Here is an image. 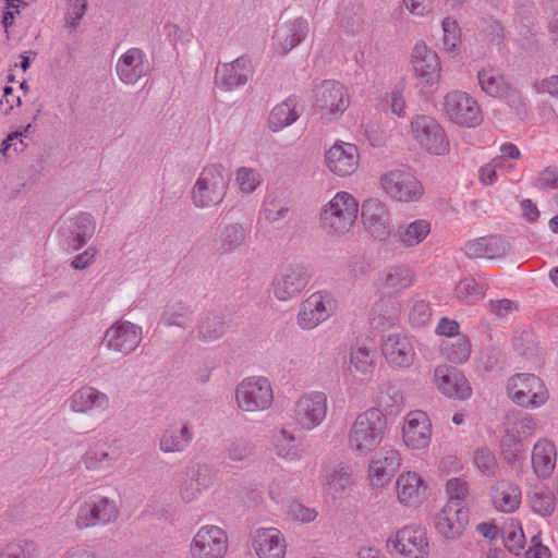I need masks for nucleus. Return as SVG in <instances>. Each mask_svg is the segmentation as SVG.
<instances>
[{"mask_svg":"<svg viewBox=\"0 0 558 558\" xmlns=\"http://www.w3.org/2000/svg\"><path fill=\"white\" fill-rule=\"evenodd\" d=\"M387 430V420L377 408L359 413L349 427L347 447L355 457H366L383 442Z\"/></svg>","mask_w":558,"mask_h":558,"instance_id":"obj_1","label":"nucleus"},{"mask_svg":"<svg viewBox=\"0 0 558 558\" xmlns=\"http://www.w3.org/2000/svg\"><path fill=\"white\" fill-rule=\"evenodd\" d=\"M412 138L417 146L434 156H445L450 151V141L444 126L432 116L417 114L410 124Z\"/></svg>","mask_w":558,"mask_h":558,"instance_id":"obj_6","label":"nucleus"},{"mask_svg":"<svg viewBox=\"0 0 558 558\" xmlns=\"http://www.w3.org/2000/svg\"><path fill=\"white\" fill-rule=\"evenodd\" d=\"M380 403L391 413L400 412L405 403L402 388L395 383H388L385 390L381 391Z\"/></svg>","mask_w":558,"mask_h":558,"instance_id":"obj_53","label":"nucleus"},{"mask_svg":"<svg viewBox=\"0 0 558 558\" xmlns=\"http://www.w3.org/2000/svg\"><path fill=\"white\" fill-rule=\"evenodd\" d=\"M474 461L478 470L487 475H494L497 470L495 456L488 449H478Z\"/></svg>","mask_w":558,"mask_h":558,"instance_id":"obj_64","label":"nucleus"},{"mask_svg":"<svg viewBox=\"0 0 558 558\" xmlns=\"http://www.w3.org/2000/svg\"><path fill=\"white\" fill-rule=\"evenodd\" d=\"M192 310L191 307L183 303L177 302L166 307L162 312L159 324L166 327H179L186 328L192 320Z\"/></svg>","mask_w":558,"mask_h":558,"instance_id":"obj_47","label":"nucleus"},{"mask_svg":"<svg viewBox=\"0 0 558 558\" xmlns=\"http://www.w3.org/2000/svg\"><path fill=\"white\" fill-rule=\"evenodd\" d=\"M350 362L357 373L372 375L375 369V351L364 343L356 344L351 348Z\"/></svg>","mask_w":558,"mask_h":558,"instance_id":"obj_50","label":"nucleus"},{"mask_svg":"<svg viewBox=\"0 0 558 558\" xmlns=\"http://www.w3.org/2000/svg\"><path fill=\"white\" fill-rule=\"evenodd\" d=\"M387 550L396 558H428L429 544L423 529L409 525L387 538Z\"/></svg>","mask_w":558,"mask_h":558,"instance_id":"obj_9","label":"nucleus"},{"mask_svg":"<svg viewBox=\"0 0 558 558\" xmlns=\"http://www.w3.org/2000/svg\"><path fill=\"white\" fill-rule=\"evenodd\" d=\"M194 439V429L190 422L177 420L169 423L159 435V450L163 453H182Z\"/></svg>","mask_w":558,"mask_h":558,"instance_id":"obj_30","label":"nucleus"},{"mask_svg":"<svg viewBox=\"0 0 558 558\" xmlns=\"http://www.w3.org/2000/svg\"><path fill=\"white\" fill-rule=\"evenodd\" d=\"M39 551L36 542L20 538L5 544L0 549V558H38Z\"/></svg>","mask_w":558,"mask_h":558,"instance_id":"obj_49","label":"nucleus"},{"mask_svg":"<svg viewBox=\"0 0 558 558\" xmlns=\"http://www.w3.org/2000/svg\"><path fill=\"white\" fill-rule=\"evenodd\" d=\"M253 72L250 58L242 56L216 68L215 84L221 90L231 92L245 85Z\"/></svg>","mask_w":558,"mask_h":558,"instance_id":"obj_23","label":"nucleus"},{"mask_svg":"<svg viewBox=\"0 0 558 558\" xmlns=\"http://www.w3.org/2000/svg\"><path fill=\"white\" fill-rule=\"evenodd\" d=\"M236 407L246 413L268 410L274 402V388L265 376H250L243 378L234 391Z\"/></svg>","mask_w":558,"mask_h":558,"instance_id":"obj_5","label":"nucleus"},{"mask_svg":"<svg viewBox=\"0 0 558 558\" xmlns=\"http://www.w3.org/2000/svg\"><path fill=\"white\" fill-rule=\"evenodd\" d=\"M409 13L415 17H428L434 13V0H402Z\"/></svg>","mask_w":558,"mask_h":558,"instance_id":"obj_62","label":"nucleus"},{"mask_svg":"<svg viewBox=\"0 0 558 558\" xmlns=\"http://www.w3.org/2000/svg\"><path fill=\"white\" fill-rule=\"evenodd\" d=\"M532 468L539 478L551 476L557 460V449L554 441L548 438H539L532 450Z\"/></svg>","mask_w":558,"mask_h":558,"instance_id":"obj_39","label":"nucleus"},{"mask_svg":"<svg viewBox=\"0 0 558 558\" xmlns=\"http://www.w3.org/2000/svg\"><path fill=\"white\" fill-rule=\"evenodd\" d=\"M511 400L520 407L538 408L548 400V390L542 379L534 374H517L507 385Z\"/></svg>","mask_w":558,"mask_h":558,"instance_id":"obj_12","label":"nucleus"},{"mask_svg":"<svg viewBox=\"0 0 558 558\" xmlns=\"http://www.w3.org/2000/svg\"><path fill=\"white\" fill-rule=\"evenodd\" d=\"M96 221L88 213H80L69 218L62 229V236L68 248L77 251L82 248L94 235Z\"/></svg>","mask_w":558,"mask_h":558,"instance_id":"obj_32","label":"nucleus"},{"mask_svg":"<svg viewBox=\"0 0 558 558\" xmlns=\"http://www.w3.org/2000/svg\"><path fill=\"white\" fill-rule=\"evenodd\" d=\"M229 180L221 165L205 166L191 190L192 204L199 209L220 205L228 192Z\"/></svg>","mask_w":558,"mask_h":558,"instance_id":"obj_3","label":"nucleus"},{"mask_svg":"<svg viewBox=\"0 0 558 558\" xmlns=\"http://www.w3.org/2000/svg\"><path fill=\"white\" fill-rule=\"evenodd\" d=\"M325 165L337 177L347 178L352 175L360 165L357 146L343 141H337L325 153Z\"/></svg>","mask_w":558,"mask_h":558,"instance_id":"obj_22","label":"nucleus"},{"mask_svg":"<svg viewBox=\"0 0 558 558\" xmlns=\"http://www.w3.org/2000/svg\"><path fill=\"white\" fill-rule=\"evenodd\" d=\"M295 436L287 428L279 429L274 435V451L276 456L286 461H299L304 456V450L295 442Z\"/></svg>","mask_w":558,"mask_h":558,"instance_id":"obj_44","label":"nucleus"},{"mask_svg":"<svg viewBox=\"0 0 558 558\" xmlns=\"http://www.w3.org/2000/svg\"><path fill=\"white\" fill-rule=\"evenodd\" d=\"M501 451L507 462L514 465L524 459L525 447L519 437L508 430L501 442Z\"/></svg>","mask_w":558,"mask_h":558,"instance_id":"obj_52","label":"nucleus"},{"mask_svg":"<svg viewBox=\"0 0 558 558\" xmlns=\"http://www.w3.org/2000/svg\"><path fill=\"white\" fill-rule=\"evenodd\" d=\"M448 501H452L458 507H468L466 498L469 496L468 483L459 477L450 478L446 484Z\"/></svg>","mask_w":558,"mask_h":558,"instance_id":"obj_59","label":"nucleus"},{"mask_svg":"<svg viewBox=\"0 0 558 558\" xmlns=\"http://www.w3.org/2000/svg\"><path fill=\"white\" fill-rule=\"evenodd\" d=\"M530 507L533 512L549 517L555 511V498L550 493L535 490L529 496Z\"/></svg>","mask_w":558,"mask_h":558,"instance_id":"obj_56","label":"nucleus"},{"mask_svg":"<svg viewBox=\"0 0 558 558\" xmlns=\"http://www.w3.org/2000/svg\"><path fill=\"white\" fill-rule=\"evenodd\" d=\"M227 330V323L221 314L208 312L203 315L196 326V337L199 341L209 343L220 339Z\"/></svg>","mask_w":558,"mask_h":558,"instance_id":"obj_43","label":"nucleus"},{"mask_svg":"<svg viewBox=\"0 0 558 558\" xmlns=\"http://www.w3.org/2000/svg\"><path fill=\"white\" fill-rule=\"evenodd\" d=\"M384 193L393 201L412 203L424 194V187L417 178L407 170H390L380 177Z\"/></svg>","mask_w":558,"mask_h":558,"instance_id":"obj_14","label":"nucleus"},{"mask_svg":"<svg viewBox=\"0 0 558 558\" xmlns=\"http://www.w3.org/2000/svg\"><path fill=\"white\" fill-rule=\"evenodd\" d=\"M454 294L463 302L474 304L484 298L485 291L474 278H464L457 283Z\"/></svg>","mask_w":558,"mask_h":558,"instance_id":"obj_51","label":"nucleus"},{"mask_svg":"<svg viewBox=\"0 0 558 558\" xmlns=\"http://www.w3.org/2000/svg\"><path fill=\"white\" fill-rule=\"evenodd\" d=\"M470 511L468 507H458L447 501L435 518V529L447 539L460 537L469 524Z\"/></svg>","mask_w":558,"mask_h":558,"instance_id":"obj_29","label":"nucleus"},{"mask_svg":"<svg viewBox=\"0 0 558 558\" xmlns=\"http://www.w3.org/2000/svg\"><path fill=\"white\" fill-rule=\"evenodd\" d=\"M415 281L414 271L405 264L387 267L381 274L383 287L392 292L410 288Z\"/></svg>","mask_w":558,"mask_h":558,"instance_id":"obj_42","label":"nucleus"},{"mask_svg":"<svg viewBox=\"0 0 558 558\" xmlns=\"http://www.w3.org/2000/svg\"><path fill=\"white\" fill-rule=\"evenodd\" d=\"M434 385L438 391L451 399L468 400L472 396V388L464 374L458 368L439 364L434 369Z\"/></svg>","mask_w":558,"mask_h":558,"instance_id":"obj_21","label":"nucleus"},{"mask_svg":"<svg viewBox=\"0 0 558 558\" xmlns=\"http://www.w3.org/2000/svg\"><path fill=\"white\" fill-rule=\"evenodd\" d=\"M69 409L76 414L93 415L110 408L109 397L99 389L85 385L76 389L66 400Z\"/></svg>","mask_w":558,"mask_h":558,"instance_id":"obj_27","label":"nucleus"},{"mask_svg":"<svg viewBox=\"0 0 558 558\" xmlns=\"http://www.w3.org/2000/svg\"><path fill=\"white\" fill-rule=\"evenodd\" d=\"M228 549L229 537L227 532L215 524L201 526L189 545L191 558H225Z\"/></svg>","mask_w":558,"mask_h":558,"instance_id":"obj_11","label":"nucleus"},{"mask_svg":"<svg viewBox=\"0 0 558 558\" xmlns=\"http://www.w3.org/2000/svg\"><path fill=\"white\" fill-rule=\"evenodd\" d=\"M341 28L348 35H357L364 29L365 14L361 8L345 9L341 17Z\"/></svg>","mask_w":558,"mask_h":558,"instance_id":"obj_55","label":"nucleus"},{"mask_svg":"<svg viewBox=\"0 0 558 558\" xmlns=\"http://www.w3.org/2000/svg\"><path fill=\"white\" fill-rule=\"evenodd\" d=\"M359 215V202L349 192L339 191L320 209L319 225L330 238H342L351 232Z\"/></svg>","mask_w":558,"mask_h":558,"instance_id":"obj_2","label":"nucleus"},{"mask_svg":"<svg viewBox=\"0 0 558 558\" xmlns=\"http://www.w3.org/2000/svg\"><path fill=\"white\" fill-rule=\"evenodd\" d=\"M477 80L482 90L492 97H504L510 88L502 74L493 68L478 71Z\"/></svg>","mask_w":558,"mask_h":558,"instance_id":"obj_46","label":"nucleus"},{"mask_svg":"<svg viewBox=\"0 0 558 558\" xmlns=\"http://www.w3.org/2000/svg\"><path fill=\"white\" fill-rule=\"evenodd\" d=\"M120 517L114 499L104 495H93L77 507L74 524L78 530L106 526Z\"/></svg>","mask_w":558,"mask_h":558,"instance_id":"obj_7","label":"nucleus"},{"mask_svg":"<svg viewBox=\"0 0 558 558\" xmlns=\"http://www.w3.org/2000/svg\"><path fill=\"white\" fill-rule=\"evenodd\" d=\"M122 454L120 438L108 435L105 430L97 432L89 440L81 457V462L88 472L102 473L114 468Z\"/></svg>","mask_w":558,"mask_h":558,"instance_id":"obj_4","label":"nucleus"},{"mask_svg":"<svg viewBox=\"0 0 558 558\" xmlns=\"http://www.w3.org/2000/svg\"><path fill=\"white\" fill-rule=\"evenodd\" d=\"M532 185L538 190H558V166H547L533 179Z\"/></svg>","mask_w":558,"mask_h":558,"instance_id":"obj_61","label":"nucleus"},{"mask_svg":"<svg viewBox=\"0 0 558 558\" xmlns=\"http://www.w3.org/2000/svg\"><path fill=\"white\" fill-rule=\"evenodd\" d=\"M314 102L323 117L338 119L349 108L350 96L342 83L325 80L314 89Z\"/></svg>","mask_w":558,"mask_h":558,"instance_id":"obj_16","label":"nucleus"},{"mask_svg":"<svg viewBox=\"0 0 558 558\" xmlns=\"http://www.w3.org/2000/svg\"><path fill=\"white\" fill-rule=\"evenodd\" d=\"M427 484L415 471H403L396 480L398 501L409 508H416L426 498Z\"/></svg>","mask_w":558,"mask_h":558,"instance_id":"obj_31","label":"nucleus"},{"mask_svg":"<svg viewBox=\"0 0 558 558\" xmlns=\"http://www.w3.org/2000/svg\"><path fill=\"white\" fill-rule=\"evenodd\" d=\"M337 310V301L328 291H316L304 299L296 314V325L302 330H313L328 320Z\"/></svg>","mask_w":558,"mask_h":558,"instance_id":"obj_8","label":"nucleus"},{"mask_svg":"<svg viewBox=\"0 0 558 558\" xmlns=\"http://www.w3.org/2000/svg\"><path fill=\"white\" fill-rule=\"evenodd\" d=\"M235 182L242 193H253L262 183L260 173L248 167H241L235 172Z\"/></svg>","mask_w":558,"mask_h":558,"instance_id":"obj_57","label":"nucleus"},{"mask_svg":"<svg viewBox=\"0 0 558 558\" xmlns=\"http://www.w3.org/2000/svg\"><path fill=\"white\" fill-rule=\"evenodd\" d=\"M361 218L365 230L372 238L386 241L391 234V213L388 205L376 197L367 198L362 204Z\"/></svg>","mask_w":558,"mask_h":558,"instance_id":"obj_19","label":"nucleus"},{"mask_svg":"<svg viewBox=\"0 0 558 558\" xmlns=\"http://www.w3.org/2000/svg\"><path fill=\"white\" fill-rule=\"evenodd\" d=\"M444 112L449 121L462 128H476L482 121V110L470 94L462 90H451L444 97Z\"/></svg>","mask_w":558,"mask_h":558,"instance_id":"obj_10","label":"nucleus"},{"mask_svg":"<svg viewBox=\"0 0 558 558\" xmlns=\"http://www.w3.org/2000/svg\"><path fill=\"white\" fill-rule=\"evenodd\" d=\"M430 231L432 226L429 220L417 218L398 225L393 236L402 248L413 250L427 239Z\"/></svg>","mask_w":558,"mask_h":558,"instance_id":"obj_37","label":"nucleus"},{"mask_svg":"<svg viewBox=\"0 0 558 558\" xmlns=\"http://www.w3.org/2000/svg\"><path fill=\"white\" fill-rule=\"evenodd\" d=\"M310 24L304 16H298L278 25L272 36V47L279 54H287L307 37Z\"/></svg>","mask_w":558,"mask_h":558,"instance_id":"obj_26","label":"nucleus"},{"mask_svg":"<svg viewBox=\"0 0 558 558\" xmlns=\"http://www.w3.org/2000/svg\"><path fill=\"white\" fill-rule=\"evenodd\" d=\"M311 275L301 263L283 265L272 279V293L278 301L296 299L307 287Z\"/></svg>","mask_w":558,"mask_h":558,"instance_id":"obj_13","label":"nucleus"},{"mask_svg":"<svg viewBox=\"0 0 558 558\" xmlns=\"http://www.w3.org/2000/svg\"><path fill=\"white\" fill-rule=\"evenodd\" d=\"M250 231L239 222H231L218 229L215 239V250L219 255L235 253L246 241Z\"/></svg>","mask_w":558,"mask_h":558,"instance_id":"obj_38","label":"nucleus"},{"mask_svg":"<svg viewBox=\"0 0 558 558\" xmlns=\"http://www.w3.org/2000/svg\"><path fill=\"white\" fill-rule=\"evenodd\" d=\"M252 546L258 558H284L287 543L276 527L257 529L252 536Z\"/></svg>","mask_w":558,"mask_h":558,"instance_id":"obj_33","label":"nucleus"},{"mask_svg":"<svg viewBox=\"0 0 558 558\" xmlns=\"http://www.w3.org/2000/svg\"><path fill=\"white\" fill-rule=\"evenodd\" d=\"M493 507L502 513H512L519 509L522 493L519 485L511 481L501 480L496 482L489 492Z\"/></svg>","mask_w":558,"mask_h":558,"instance_id":"obj_36","label":"nucleus"},{"mask_svg":"<svg viewBox=\"0 0 558 558\" xmlns=\"http://www.w3.org/2000/svg\"><path fill=\"white\" fill-rule=\"evenodd\" d=\"M440 352L448 361L462 364L470 359L471 341L465 335H457L454 338L441 341Z\"/></svg>","mask_w":558,"mask_h":558,"instance_id":"obj_45","label":"nucleus"},{"mask_svg":"<svg viewBox=\"0 0 558 558\" xmlns=\"http://www.w3.org/2000/svg\"><path fill=\"white\" fill-rule=\"evenodd\" d=\"M381 353L391 368L409 369L416 360L415 340L404 333H390L383 340Z\"/></svg>","mask_w":558,"mask_h":558,"instance_id":"obj_18","label":"nucleus"},{"mask_svg":"<svg viewBox=\"0 0 558 558\" xmlns=\"http://www.w3.org/2000/svg\"><path fill=\"white\" fill-rule=\"evenodd\" d=\"M290 211L289 203L279 196L267 195L264 199L260 218L268 223H276L284 220Z\"/></svg>","mask_w":558,"mask_h":558,"instance_id":"obj_48","label":"nucleus"},{"mask_svg":"<svg viewBox=\"0 0 558 558\" xmlns=\"http://www.w3.org/2000/svg\"><path fill=\"white\" fill-rule=\"evenodd\" d=\"M432 317V308L424 300H414L409 310V320L415 327L425 326Z\"/></svg>","mask_w":558,"mask_h":558,"instance_id":"obj_60","label":"nucleus"},{"mask_svg":"<svg viewBox=\"0 0 558 558\" xmlns=\"http://www.w3.org/2000/svg\"><path fill=\"white\" fill-rule=\"evenodd\" d=\"M412 65L415 75L426 85L438 83L441 74V64L438 54L424 41H417L412 50Z\"/></svg>","mask_w":558,"mask_h":558,"instance_id":"obj_28","label":"nucleus"},{"mask_svg":"<svg viewBox=\"0 0 558 558\" xmlns=\"http://www.w3.org/2000/svg\"><path fill=\"white\" fill-rule=\"evenodd\" d=\"M322 481L326 492L333 498L343 496L353 483L350 469L342 464L325 470Z\"/></svg>","mask_w":558,"mask_h":558,"instance_id":"obj_41","label":"nucleus"},{"mask_svg":"<svg viewBox=\"0 0 558 558\" xmlns=\"http://www.w3.org/2000/svg\"><path fill=\"white\" fill-rule=\"evenodd\" d=\"M254 444L245 437H235L227 444L226 452L231 461L240 462L253 456Z\"/></svg>","mask_w":558,"mask_h":558,"instance_id":"obj_54","label":"nucleus"},{"mask_svg":"<svg viewBox=\"0 0 558 558\" xmlns=\"http://www.w3.org/2000/svg\"><path fill=\"white\" fill-rule=\"evenodd\" d=\"M288 514L295 521L310 523L317 518V511L299 501H292L288 508Z\"/></svg>","mask_w":558,"mask_h":558,"instance_id":"obj_63","label":"nucleus"},{"mask_svg":"<svg viewBox=\"0 0 558 558\" xmlns=\"http://www.w3.org/2000/svg\"><path fill=\"white\" fill-rule=\"evenodd\" d=\"M211 485L209 470L204 465L187 469L185 477L181 480L178 495L184 504L198 500L205 490Z\"/></svg>","mask_w":558,"mask_h":558,"instance_id":"obj_34","label":"nucleus"},{"mask_svg":"<svg viewBox=\"0 0 558 558\" xmlns=\"http://www.w3.org/2000/svg\"><path fill=\"white\" fill-rule=\"evenodd\" d=\"M328 397L323 391H310L298 398L293 410V420L303 430H313L327 416Z\"/></svg>","mask_w":558,"mask_h":558,"instance_id":"obj_15","label":"nucleus"},{"mask_svg":"<svg viewBox=\"0 0 558 558\" xmlns=\"http://www.w3.org/2000/svg\"><path fill=\"white\" fill-rule=\"evenodd\" d=\"M142 340V326L120 318L105 331L104 345L110 351L126 356L140 347Z\"/></svg>","mask_w":558,"mask_h":558,"instance_id":"obj_17","label":"nucleus"},{"mask_svg":"<svg viewBox=\"0 0 558 558\" xmlns=\"http://www.w3.org/2000/svg\"><path fill=\"white\" fill-rule=\"evenodd\" d=\"M441 28L445 49L447 51H454L461 39V29L458 22L450 16L445 17L441 23Z\"/></svg>","mask_w":558,"mask_h":558,"instance_id":"obj_58","label":"nucleus"},{"mask_svg":"<svg viewBox=\"0 0 558 558\" xmlns=\"http://www.w3.org/2000/svg\"><path fill=\"white\" fill-rule=\"evenodd\" d=\"M432 439V423L428 415L415 410L409 412L402 425V440L412 450H421L428 447Z\"/></svg>","mask_w":558,"mask_h":558,"instance_id":"obj_24","label":"nucleus"},{"mask_svg":"<svg viewBox=\"0 0 558 558\" xmlns=\"http://www.w3.org/2000/svg\"><path fill=\"white\" fill-rule=\"evenodd\" d=\"M116 73L125 85H135L150 73V63L146 53L136 47L129 48L116 63Z\"/></svg>","mask_w":558,"mask_h":558,"instance_id":"obj_25","label":"nucleus"},{"mask_svg":"<svg viewBox=\"0 0 558 558\" xmlns=\"http://www.w3.org/2000/svg\"><path fill=\"white\" fill-rule=\"evenodd\" d=\"M509 250V242L497 235L477 238L464 244V253L470 258H501Z\"/></svg>","mask_w":558,"mask_h":558,"instance_id":"obj_35","label":"nucleus"},{"mask_svg":"<svg viewBox=\"0 0 558 558\" xmlns=\"http://www.w3.org/2000/svg\"><path fill=\"white\" fill-rule=\"evenodd\" d=\"M299 100L295 96H289L276 105L268 116V128L271 132H279L293 124L301 114Z\"/></svg>","mask_w":558,"mask_h":558,"instance_id":"obj_40","label":"nucleus"},{"mask_svg":"<svg viewBox=\"0 0 558 558\" xmlns=\"http://www.w3.org/2000/svg\"><path fill=\"white\" fill-rule=\"evenodd\" d=\"M402 457L399 450L384 447L380 454L372 458L367 466V481L373 489H383L401 466Z\"/></svg>","mask_w":558,"mask_h":558,"instance_id":"obj_20","label":"nucleus"}]
</instances>
